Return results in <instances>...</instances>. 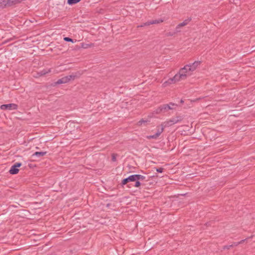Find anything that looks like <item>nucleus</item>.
<instances>
[{
  "label": "nucleus",
  "instance_id": "nucleus-1",
  "mask_svg": "<svg viewBox=\"0 0 255 255\" xmlns=\"http://www.w3.org/2000/svg\"><path fill=\"white\" fill-rule=\"evenodd\" d=\"M200 62L197 61L192 64L185 65L183 68L180 69L179 72L176 74L173 78L169 79L167 81L163 83L164 87L168 85L174 84L177 82L184 80L187 77L192 75L193 72L200 65Z\"/></svg>",
  "mask_w": 255,
  "mask_h": 255
},
{
  "label": "nucleus",
  "instance_id": "nucleus-2",
  "mask_svg": "<svg viewBox=\"0 0 255 255\" xmlns=\"http://www.w3.org/2000/svg\"><path fill=\"white\" fill-rule=\"evenodd\" d=\"M77 77V75L76 74H72L59 79L56 83L58 84L66 83L71 80H74Z\"/></svg>",
  "mask_w": 255,
  "mask_h": 255
},
{
  "label": "nucleus",
  "instance_id": "nucleus-3",
  "mask_svg": "<svg viewBox=\"0 0 255 255\" xmlns=\"http://www.w3.org/2000/svg\"><path fill=\"white\" fill-rule=\"evenodd\" d=\"M166 127V126H164V124L163 123L162 124L160 127H158V129L157 130V132L156 133L152 135H149L147 136V138L148 139H156L160 135V134L163 132L164 128Z\"/></svg>",
  "mask_w": 255,
  "mask_h": 255
},
{
  "label": "nucleus",
  "instance_id": "nucleus-4",
  "mask_svg": "<svg viewBox=\"0 0 255 255\" xmlns=\"http://www.w3.org/2000/svg\"><path fill=\"white\" fill-rule=\"evenodd\" d=\"M0 108L2 110H13L17 108V106L14 104H4L0 106Z\"/></svg>",
  "mask_w": 255,
  "mask_h": 255
},
{
  "label": "nucleus",
  "instance_id": "nucleus-5",
  "mask_svg": "<svg viewBox=\"0 0 255 255\" xmlns=\"http://www.w3.org/2000/svg\"><path fill=\"white\" fill-rule=\"evenodd\" d=\"M21 164L19 162H17L15 163L14 165H13L9 172L11 174H15L18 172L19 169L18 168L21 166Z\"/></svg>",
  "mask_w": 255,
  "mask_h": 255
},
{
  "label": "nucleus",
  "instance_id": "nucleus-6",
  "mask_svg": "<svg viewBox=\"0 0 255 255\" xmlns=\"http://www.w3.org/2000/svg\"><path fill=\"white\" fill-rule=\"evenodd\" d=\"M180 121V119H179V118H172L169 121H167V122L163 123V124H164V126H166V127H169V126H172V125L177 123Z\"/></svg>",
  "mask_w": 255,
  "mask_h": 255
},
{
  "label": "nucleus",
  "instance_id": "nucleus-7",
  "mask_svg": "<svg viewBox=\"0 0 255 255\" xmlns=\"http://www.w3.org/2000/svg\"><path fill=\"white\" fill-rule=\"evenodd\" d=\"M191 21V18H188L185 19L184 21L182 22L179 23L176 26V30H178V29H180L181 27L186 25L189 23V22Z\"/></svg>",
  "mask_w": 255,
  "mask_h": 255
},
{
  "label": "nucleus",
  "instance_id": "nucleus-8",
  "mask_svg": "<svg viewBox=\"0 0 255 255\" xmlns=\"http://www.w3.org/2000/svg\"><path fill=\"white\" fill-rule=\"evenodd\" d=\"M23 0H8L6 1V5L11 6L20 2Z\"/></svg>",
  "mask_w": 255,
  "mask_h": 255
},
{
  "label": "nucleus",
  "instance_id": "nucleus-9",
  "mask_svg": "<svg viewBox=\"0 0 255 255\" xmlns=\"http://www.w3.org/2000/svg\"><path fill=\"white\" fill-rule=\"evenodd\" d=\"M175 105L174 104L170 103L169 105H164L163 108L165 110V112L168 111L169 110L173 109V107Z\"/></svg>",
  "mask_w": 255,
  "mask_h": 255
},
{
  "label": "nucleus",
  "instance_id": "nucleus-10",
  "mask_svg": "<svg viewBox=\"0 0 255 255\" xmlns=\"http://www.w3.org/2000/svg\"><path fill=\"white\" fill-rule=\"evenodd\" d=\"M162 20H152V21H148L146 23H144V25H149L150 24H155V23H158L160 22H162Z\"/></svg>",
  "mask_w": 255,
  "mask_h": 255
},
{
  "label": "nucleus",
  "instance_id": "nucleus-11",
  "mask_svg": "<svg viewBox=\"0 0 255 255\" xmlns=\"http://www.w3.org/2000/svg\"><path fill=\"white\" fill-rule=\"evenodd\" d=\"M46 153V152H35L33 154L32 156L40 157L45 155Z\"/></svg>",
  "mask_w": 255,
  "mask_h": 255
},
{
  "label": "nucleus",
  "instance_id": "nucleus-12",
  "mask_svg": "<svg viewBox=\"0 0 255 255\" xmlns=\"http://www.w3.org/2000/svg\"><path fill=\"white\" fill-rule=\"evenodd\" d=\"M166 112L165 110H164V108H163V105L162 106L160 107L156 110V113L159 114V113H164Z\"/></svg>",
  "mask_w": 255,
  "mask_h": 255
},
{
  "label": "nucleus",
  "instance_id": "nucleus-13",
  "mask_svg": "<svg viewBox=\"0 0 255 255\" xmlns=\"http://www.w3.org/2000/svg\"><path fill=\"white\" fill-rule=\"evenodd\" d=\"M135 174L130 175L128 177V179H129V182H134L136 180Z\"/></svg>",
  "mask_w": 255,
  "mask_h": 255
},
{
  "label": "nucleus",
  "instance_id": "nucleus-14",
  "mask_svg": "<svg viewBox=\"0 0 255 255\" xmlns=\"http://www.w3.org/2000/svg\"><path fill=\"white\" fill-rule=\"evenodd\" d=\"M81 0H68L67 3L69 5H73L79 2Z\"/></svg>",
  "mask_w": 255,
  "mask_h": 255
},
{
  "label": "nucleus",
  "instance_id": "nucleus-15",
  "mask_svg": "<svg viewBox=\"0 0 255 255\" xmlns=\"http://www.w3.org/2000/svg\"><path fill=\"white\" fill-rule=\"evenodd\" d=\"M136 175V180H138V181H143L145 179V177L143 176V175H139V174H135Z\"/></svg>",
  "mask_w": 255,
  "mask_h": 255
},
{
  "label": "nucleus",
  "instance_id": "nucleus-16",
  "mask_svg": "<svg viewBox=\"0 0 255 255\" xmlns=\"http://www.w3.org/2000/svg\"><path fill=\"white\" fill-rule=\"evenodd\" d=\"M244 241V240H242L239 243H234L233 244H232V245L230 246H227L225 248H227V249H229L230 247H233V246H237L239 244H240V243H243V242Z\"/></svg>",
  "mask_w": 255,
  "mask_h": 255
},
{
  "label": "nucleus",
  "instance_id": "nucleus-17",
  "mask_svg": "<svg viewBox=\"0 0 255 255\" xmlns=\"http://www.w3.org/2000/svg\"><path fill=\"white\" fill-rule=\"evenodd\" d=\"M4 6H6V1L0 0V7H3Z\"/></svg>",
  "mask_w": 255,
  "mask_h": 255
},
{
  "label": "nucleus",
  "instance_id": "nucleus-18",
  "mask_svg": "<svg viewBox=\"0 0 255 255\" xmlns=\"http://www.w3.org/2000/svg\"><path fill=\"white\" fill-rule=\"evenodd\" d=\"M148 121L146 120H141L140 121L138 122V124L139 126H141L143 124H144L145 123H147Z\"/></svg>",
  "mask_w": 255,
  "mask_h": 255
},
{
  "label": "nucleus",
  "instance_id": "nucleus-19",
  "mask_svg": "<svg viewBox=\"0 0 255 255\" xmlns=\"http://www.w3.org/2000/svg\"><path fill=\"white\" fill-rule=\"evenodd\" d=\"M128 182H129V179H128V178H127L126 179H124L122 181V184L123 185H126Z\"/></svg>",
  "mask_w": 255,
  "mask_h": 255
},
{
  "label": "nucleus",
  "instance_id": "nucleus-20",
  "mask_svg": "<svg viewBox=\"0 0 255 255\" xmlns=\"http://www.w3.org/2000/svg\"><path fill=\"white\" fill-rule=\"evenodd\" d=\"M64 40L66 41L72 42H73V40L69 37H64Z\"/></svg>",
  "mask_w": 255,
  "mask_h": 255
},
{
  "label": "nucleus",
  "instance_id": "nucleus-21",
  "mask_svg": "<svg viewBox=\"0 0 255 255\" xmlns=\"http://www.w3.org/2000/svg\"><path fill=\"white\" fill-rule=\"evenodd\" d=\"M135 182V185H134V187H139L140 185V181H138V180H136Z\"/></svg>",
  "mask_w": 255,
  "mask_h": 255
},
{
  "label": "nucleus",
  "instance_id": "nucleus-22",
  "mask_svg": "<svg viewBox=\"0 0 255 255\" xmlns=\"http://www.w3.org/2000/svg\"><path fill=\"white\" fill-rule=\"evenodd\" d=\"M163 169L162 168H159L156 169V171L158 172L162 173L163 172Z\"/></svg>",
  "mask_w": 255,
  "mask_h": 255
},
{
  "label": "nucleus",
  "instance_id": "nucleus-23",
  "mask_svg": "<svg viewBox=\"0 0 255 255\" xmlns=\"http://www.w3.org/2000/svg\"><path fill=\"white\" fill-rule=\"evenodd\" d=\"M48 72H50V70H49L48 71H47L46 70L43 71H42L41 75H45L46 73H47Z\"/></svg>",
  "mask_w": 255,
  "mask_h": 255
},
{
  "label": "nucleus",
  "instance_id": "nucleus-24",
  "mask_svg": "<svg viewBox=\"0 0 255 255\" xmlns=\"http://www.w3.org/2000/svg\"><path fill=\"white\" fill-rule=\"evenodd\" d=\"M115 160H116V157H115L114 155H113V160L115 161Z\"/></svg>",
  "mask_w": 255,
  "mask_h": 255
}]
</instances>
